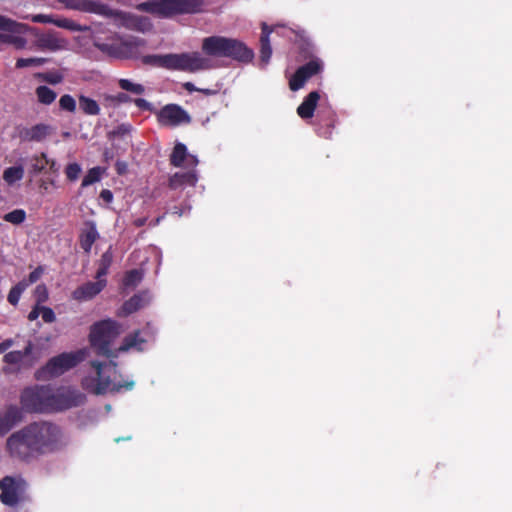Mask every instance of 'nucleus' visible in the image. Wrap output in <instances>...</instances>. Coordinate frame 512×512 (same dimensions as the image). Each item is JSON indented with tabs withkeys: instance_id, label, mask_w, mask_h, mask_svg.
Here are the masks:
<instances>
[{
	"instance_id": "10",
	"label": "nucleus",
	"mask_w": 512,
	"mask_h": 512,
	"mask_svg": "<svg viewBox=\"0 0 512 512\" xmlns=\"http://www.w3.org/2000/svg\"><path fill=\"white\" fill-rule=\"evenodd\" d=\"M213 67L212 61L199 52L173 54L172 69L174 70L195 72L212 69Z\"/></svg>"
},
{
	"instance_id": "47",
	"label": "nucleus",
	"mask_w": 512,
	"mask_h": 512,
	"mask_svg": "<svg viewBox=\"0 0 512 512\" xmlns=\"http://www.w3.org/2000/svg\"><path fill=\"white\" fill-rule=\"evenodd\" d=\"M35 293L37 295L38 304L46 301V299L48 298L47 289L44 285H38L35 289Z\"/></svg>"
},
{
	"instance_id": "23",
	"label": "nucleus",
	"mask_w": 512,
	"mask_h": 512,
	"mask_svg": "<svg viewBox=\"0 0 512 512\" xmlns=\"http://www.w3.org/2000/svg\"><path fill=\"white\" fill-rule=\"evenodd\" d=\"M269 34H270V31L268 30L267 25L263 24V31H262V35L260 38V44H261L260 60L264 65L268 64V62L271 58V55H272V49H271V45H270V41H269Z\"/></svg>"
},
{
	"instance_id": "33",
	"label": "nucleus",
	"mask_w": 512,
	"mask_h": 512,
	"mask_svg": "<svg viewBox=\"0 0 512 512\" xmlns=\"http://www.w3.org/2000/svg\"><path fill=\"white\" fill-rule=\"evenodd\" d=\"M28 287V283L25 281H21L11 288L8 294V302L12 305H17L20 299L22 292Z\"/></svg>"
},
{
	"instance_id": "15",
	"label": "nucleus",
	"mask_w": 512,
	"mask_h": 512,
	"mask_svg": "<svg viewBox=\"0 0 512 512\" xmlns=\"http://www.w3.org/2000/svg\"><path fill=\"white\" fill-rule=\"evenodd\" d=\"M55 129L48 124L39 123L32 127L20 129L19 138L26 142H41L54 133Z\"/></svg>"
},
{
	"instance_id": "8",
	"label": "nucleus",
	"mask_w": 512,
	"mask_h": 512,
	"mask_svg": "<svg viewBox=\"0 0 512 512\" xmlns=\"http://www.w3.org/2000/svg\"><path fill=\"white\" fill-rule=\"evenodd\" d=\"M146 44L144 39L129 37L122 39L119 44L96 43L95 46L102 52L120 59L138 58L139 49Z\"/></svg>"
},
{
	"instance_id": "41",
	"label": "nucleus",
	"mask_w": 512,
	"mask_h": 512,
	"mask_svg": "<svg viewBox=\"0 0 512 512\" xmlns=\"http://www.w3.org/2000/svg\"><path fill=\"white\" fill-rule=\"evenodd\" d=\"M45 58H19L16 62L17 68H25L30 66H41L46 63Z\"/></svg>"
},
{
	"instance_id": "3",
	"label": "nucleus",
	"mask_w": 512,
	"mask_h": 512,
	"mask_svg": "<svg viewBox=\"0 0 512 512\" xmlns=\"http://www.w3.org/2000/svg\"><path fill=\"white\" fill-rule=\"evenodd\" d=\"M92 373L82 380V387L96 395L107 392H119L122 388L130 390L134 387V381H127L124 384L116 383L117 364L110 360L108 362H91Z\"/></svg>"
},
{
	"instance_id": "37",
	"label": "nucleus",
	"mask_w": 512,
	"mask_h": 512,
	"mask_svg": "<svg viewBox=\"0 0 512 512\" xmlns=\"http://www.w3.org/2000/svg\"><path fill=\"white\" fill-rule=\"evenodd\" d=\"M25 218H26V213L22 209L13 210L12 212L5 214V216H4L5 221L10 222L15 225H18V224H21L22 222H24Z\"/></svg>"
},
{
	"instance_id": "36",
	"label": "nucleus",
	"mask_w": 512,
	"mask_h": 512,
	"mask_svg": "<svg viewBox=\"0 0 512 512\" xmlns=\"http://www.w3.org/2000/svg\"><path fill=\"white\" fill-rule=\"evenodd\" d=\"M142 299L140 296H133L123 304L122 311L125 315L137 311L142 306Z\"/></svg>"
},
{
	"instance_id": "57",
	"label": "nucleus",
	"mask_w": 512,
	"mask_h": 512,
	"mask_svg": "<svg viewBox=\"0 0 512 512\" xmlns=\"http://www.w3.org/2000/svg\"><path fill=\"white\" fill-rule=\"evenodd\" d=\"M184 88H185L187 91H189V92H193V91H198V90H199V89H198V88H196V87L194 86V84H193V83H191V82H186V83L184 84Z\"/></svg>"
},
{
	"instance_id": "26",
	"label": "nucleus",
	"mask_w": 512,
	"mask_h": 512,
	"mask_svg": "<svg viewBox=\"0 0 512 512\" xmlns=\"http://www.w3.org/2000/svg\"><path fill=\"white\" fill-rule=\"evenodd\" d=\"M33 344L28 342L24 350L22 351H11L7 353L3 360L8 364H18L21 363L25 357L29 356L32 352Z\"/></svg>"
},
{
	"instance_id": "16",
	"label": "nucleus",
	"mask_w": 512,
	"mask_h": 512,
	"mask_svg": "<svg viewBox=\"0 0 512 512\" xmlns=\"http://www.w3.org/2000/svg\"><path fill=\"white\" fill-rule=\"evenodd\" d=\"M67 8L107 15L109 8L93 0H60Z\"/></svg>"
},
{
	"instance_id": "25",
	"label": "nucleus",
	"mask_w": 512,
	"mask_h": 512,
	"mask_svg": "<svg viewBox=\"0 0 512 512\" xmlns=\"http://www.w3.org/2000/svg\"><path fill=\"white\" fill-rule=\"evenodd\" d=\"M78 100L79 107L84 114L90 116H96L100 114V106L94 99L85 95H80Z\"/></svg>"
},
{
	"instance_id": "60",
	"label": "nucleus",
	"mask_w": 512,
	"mask_h": 512,
	"mask_svg": "<svg viewBox=\"0 0 512 512\" xmlns=\"http://www.w3.org/2000/svg\"><path fill=\"white\" fill-rule=\"evenodd\" d=\"M198 91H201V92H203V93H205V94H210V91H209V90H201V89H199Z\"/></svg>"
},
{
	"instance_id": "18",
	"label": "nucleus",
	"mask_w": 512,
	"mask_h": 512,
	"mask_svg": "<svg viewBox=\"0 0 512 512\" xmlns=\"http://www.w3.org/2000/svg\"><path fill=\"white\" fill-rule=\"evenodd\" d=\"M36 45L40 49L57 51L66 47V41L57 37L55 33L41 34L36 39Z\"/></svg>"
},
{
	"instance_id": "9",
	"label": "nucleus",
	"mask_w": 512,
	"mask_h": 512,
	"mask_svg": "<svg viewBox=\"0 0 512 512\" xmlns=\"http://www.w3.org/2000/svg\"><path fill=\"white\" fill-rule=\"evenodd\" d=\"M52 411L64 410L84 403L85 396L71 387H61L57 390L51 388L50 395Z\"/></svg>"
},
{
	"instance_id": "51",
	"label": "nucleus",
	"mask_w": 512,
	"mask_h": 512,
	"mask_svg": "<svg viewBox=\"0 0 512 512\" xmlns=\"http://www.w3.org/2000/svg\"><path fill=\"white\" fill-rule=\"evenodd\" d=\"M135 104L142 109L151 110V104L145 99L138 98L135 100Z\"/></svg>"
},
{
	"instance_id": "19",
	"label": "nucleus",
	"mask_w": 512,
	"mask_h": 512,
	"mask_svg": "<svg viewBox=\"0 0 512 512\" xmlns=\"http://www.w3.org/2000/svg\"><path fill=\"white\" fill-rule=\"evenodd\" d=\"M35 23H50L58 27L69 29L72 31L79 30L78 26L71 20L66 18H54L52 15L37 14L32 17Z\"/></svg>"
},
{
	"instance_id": "38",
	"label": "nucleus",
	"mask_w": 512,
	"mask_h": 512,
	"mask_svg": "<svg viewBox=\"0 0 512 512\" xmlns=\"http://www.w3.org/2000/svg\"><path fill=\"white\" fill-rule=\"evenodd\" d=\"M101 171L99 167H94L88 171L82 180V187H87L100 180Z\"/></svg>"
},
{
	"instance_id": "42",
	"label": "nucleus",
	"mask_w": 512,
	"mask_h": 512,
	"mask_svg": "<svg viewBox=\"0 0 512 512\" xmlns=\"http://www.w3.org/2000/svg\"><path fill=\"white\" fill-rule=\"evenodd\" d=\"M81 171H82V169L79 164L70 163L67 165V167L65 169V174L70 181H75L78 179Z\"/></svg>"
},
{
	"instance_id": "22",
	"label": "nucleus",
	"mask_w": 512,
	"mask_h": 512,
	"mask_svg": "<svg viewBox=\"0 0 512 512\" xmlns=\"http://www.w3.org/2000/svg\"><path fill=\"white\" fill-rule=\"evenodd\" d=\"M141 61L144 65L164 67L172 69L173 66V54L166 55H146L141 57Z\"/></svg>"
},
{
	"instance_id": "29",
	"label": "nucleus",
	"mask_w": 512,
	"mask_h": 512,
	"mask_svg": "<svg viewBox=\"0 0 512 512\" xmlns=\"http://www.w3.org/2000/svg\"><path fill=\"white\" fill-rule=\"evenodd\" d=\"M23 176L24 168L22 166L8 167L3 172V179L9 185H12L16 181L21 180Z\"/></svg>"
},
{
	"instance_id": "2",
	"label": "nucleus",
	"mask_w": 512,
	"mask_h": 512,
	"mask_svg": "<svg viewBox=\"0 0 512 512\" xmlns=\"http://www.w3.org/2000/svg\"><path fill=\"white\" fill-rule=\"evenodd\" d=\"M123 332L119 323L107 319L94 324L90 332V341L92 347L98 355L107 358H116L120 352H127L132 348L142 350L141 344L145 339L139 337V331L126 336L118 349H111V344Z\"/></svg>"
},
{
	"instance_id": "17",
	"label": "nucleus",
	"mask_w": 512,
	"mask_h": 512,
	"mask_svg": "<svg viewBox=\"0 0 512 512\" xmlns=\"http://www.w3.org/2000/svg\"><path fill=\"white\" fill-rule=\"evenodd\" d=\"M105 286V279H98L96 282H87L75 289L72 293V297L78 301H87L99 294Z\"/></svg>"
},
{
	"instance_id": "32",
	"label": "nucleus",
	"mask_w": 512,
	"mask_h": 512,
	"mask_svg": "<svg viewBox=\"0 0 512 512\" xmlns=\"http://www.w3.org/2000/svg\"><path fill=\"white\" fill-rule=\"evenodd\" d=\"M186 154V146L182 143L176 144L170 156L171 164L177 167L181 166L182 162L186 158Z\"/></svg>"
},
{
	"instance_id": "30",
	"label": "nucleus",
	"mask_w": 512,
	"mask_h": 512,
	"mask_svg": "<svg viewBox=\"0 0 512 512\" xmlns=\"http://www.w3.org/2000/svg\"><path fill=\"white\" fill-rule=\"evenodd\" d=\"M30 173L35 175L41 173L49 163V159L45 153L40 156H33L30 160Z\"/></svg>"
},
{
	"instance_id": "43",
	"label": "nucleus",
	"mask_w": 512,
	"mask_h": 512,
	"mask_svg": "<svg viewBox=\"0 0 512 512\" xmlns=\"http://www.w3.org/2000/svg\"><path fill=\"white\" fill-rule=\"evenodd\" d=\"M131 131H132V126L130 124L123 123V124L117 126L113 131H111L109 133V136L114 137V138H116V137L122 138L125 135L130 134Z\"/></svg>"
},
{
	"instance_id": "5",
	"label": "nucleus",
	"mask_w": 512,
	"mask_h": 512,
	"mask_svg": "<svg viewBox=\"0 0 512 512\" xmlns=\"http://www.w3.org/2000/svg\"><path fill=\"white\" fill-rule=\"evenodd\" d=\"M203 0H155L140 3L137 8L161 17L196 13L201 10Z\"/></svg>"
},
{
	"instance_id": "39",
	"label": "nucleus",
	"mask_w": 512,
	"mask_h": 512,
	"mask_svg": "<svg viewBox=\"0 0 512 512\" xmlns=\"http://www.w3.org/2000/svg\"><path fill=\"white\" fill-rule=\"evenodd\" d=\"M36 77L53 85L59 84L63 81V76L55 72L38 73Z\"/></svg>"
},
{
	"instance_id": "13",
	"label": "nucleus",
	"mask_w": 512,
	"mask_h": 512,
	"mask_svg": "<svg viewBox=\"0 0 512 512\" xmlns=\"http://www.w3.org/2000/svg\"><path fill=\"white\" fill-rule=\"evenodd\" d=\"M0 488L1 501L6 505L14 506L19 502L25 491V482L20 478L6 476L0 481Z\"/></svg>"
},
{
	"instance_id": "48",
	"label": "nucleus",
	"mask_w": 512,
	"mask_h": 512,
	"mask_svg": "<svg viewBox=\"0 0 512 512\" xmlns=\"http://www.w3.org/2000/svg\"><path fill=\"white\" fill-rule=\"evenodd\" d=\"M103 105L105 107H116L118 106L116 102V98L114 95H104L103 96Z\"/></svg>"
},
{
	"instance_id": "28",
	"label": "nucleus",
	"mask_w": 512,
	"mask_h": 512,
	"mask_svg": "<svg viewBox=\"0 0 512 512\" xmlns=\"http://www.w3.org/2000/svg\"><path fill=\"white\" fill-rule=\"evenodd\" d=\"M113 262V253L111 247L102 254L101 259L99 260V267L96 273L97 279H103V277L108 273V269Z\"/></svg>"
},
{
	"instance_id": "55",
	"label": "nucleus",
	"mask_w": 512,
	"mask_h": 512,
	"mask_svg": "<svg viewBox=\"0 0 512 512\" xmlns=\"http://www.w3.org/2000/svg\"><path fill=\"white\" fill-rule=\"evenodd\" d=\"M100 196L106 202H110L113 198L111 191L107 189L102 190Z\"/></svg>"
},
{
	"instance_id": "11",
	"label": "nucleus",
	"mask_w": 512,
	"mask_h": 512,
	"mask_svg": "<svg viewBox=\"0 0 512 512\" xmlns=\"http://www.w3.org/2000/svg\"><path fill=\"white\" fill-rule=\"evenodd\" d=\"M0 30L3 32L12 33L9 34L0 32V44H10L17 49H22L26 46V39L19 35H13L25 33L28 30V27L26 25L16 23L10 20L9 18L0 15Z\"/></svg>"
},
{
	"instance_id": "58",
	"label": "nucleus",
	"mask_w": 512,
	"mask_h": 512,
	"mask_svg": "<svg viewBox=\"0 0 512 512\" xmlns=\"http://www.w3.org/2000/svg\"><path fill=\"white\" fill-rule=\"evenodd\" d=\"M117 168H118V172L119 173H123L125 168H126V165L125 164H121V163H118L117 164Z\"/></svg>"
},
{
	"instance_id": "45",
	"label": "nucleus",
	"mask_w": 512,
	"mask_h": 512,
	"mask_svg": "<svg viewBox=\"0 0 512 512\" xmlns=\"http://www.w3.org/2000/svg\"><path fill=\"white\" fill-rule=\"evenodd\" d=\"M134 22V28L141 32H146L151 29V23L145 17H136L134 18Z\"/></svg>"
},
{
	"instance_id": "24",
	"label": "nucleus",
	"mask_w": 512,
	"mask_h": 512,
	"mask_svg": "<svg viewBox=\"0 0 512 512\" xmlns=\"http://www.w3.org/2000/svg\"><path fill=\"white\" fill-rule=\"evenodd\" d=\"M196 175L194 172H183V173H175L169 180L170 187L173 189H177L178 187L189 184L194 185L196 183Z\"/></svg>"
},
{
	"instance_id": "14",
	"label": "nucleus",
	"mask_w": 512,
	"mask_h": 512,
	"mask_svg": "<svg viewBox=\"0 0 512 512\" xmlns=\"http://www.w3.org/2000/svg\"><path fill=\"white\" fill-rule=\"evenodd\" d=\"M318 70L319 64L316 61H310L309 63L299 67L289 78V88L292 91L299 90L304 86L308 79L318 73Z\"/></svg>"
},
{
	"instance_id": "53",
	"label": "nucleus",
	"mask_w": 512,
	"mask_h": 512,
	"mask_svg": "<svg viewBox=\"0 0 512 512\" xmlns=\"http://www.w3.org/2000/svg\"><path fill=\"white\" fill-rule=\"evenodd\" d=\"M40 315V306L39 305H36L32 311L28 314V319L30 321H34L38 318V316Z\"/></svg>"
},
{
	"instance_id": "21",
	"label": "nucleus",
	"mask_w": 512,
	"mask_h": 512,
	"mask_svg": "<svg viewBox=\"0 0 512 512\" xmlns=\"http://www.w3.org/2000/svg\"><path fill=\"white\" fill-rule=\"evenodd\" d=\"M319 99V94L317 91L311 92L303 101V103L298 107L297 113L298 115L303 118H310L313 115V112L315 110L317 101Z\"/></svg>"
},
{
	"instance_id": "20",
	"label": "nucleus",
	"mask_w": 512,
	"mask_h": 512,
	"mask_svg": "<svg viewBox=\"0 0 512 512\" xmlns=\"http://www.w3.org/2000/svg\"><path fill=\"white\" fill-rule=\"evenodd\" d=\"M99 234L96 226L93 222H86L85 229L82 231L80 236V246L86 252L91 251L92 245L98 239Z\"/></svg>"
},
{
	"instance_id": "52",
	"label": "nucleus",
	"mask_w": 512,
	"mask_h": 512,
	"mask_svg": "<svg viewBox=\"0 0 512 512\" xmlns=\"http://www.w3.org/2000/svg\"><path fill=\"white\" fill-rule=\"evenodd\" d=\"M14 344L12 339H6L5 341L0 343V354L4 353Z\"/></svg>"
},
{
	"instance_id": "34",
	"label": "nucleus",
	"mask_w": 512,
	"mask_h": 512,
	"mask_svg": "<svg viewBox=\"0 0 512 512\" xmlns=\"http://www.w3.org/2000/svg\"><path fill=\"white\" fill-rule=\"evenodd\" d=\"M118 83H119V86L121 89L131 92L136 95L143 94L145 91L143 85L133 83L128 79H120Z\"/></svg>"
},
{
	"instance_id": "56",
	"label": "nucleus",
	"mask_w": 512,
	"mask_h": 512,
	"mask_svg": "<svg viewBox=\"0 0 512 512\" xmlns=\"http://www.w3.org/2000/svg\"><path fill=\"white\" fill-rule=\"evenodd\" d=\"M48 165L51 172L57 173L59 171V166L56 164L55 160L49 159Z\"/></svg>"
},
{
	"instance_id": "35",
	"label": "nucleus",
	"mask_w": 512,
	"mask_h": 512,
	"mask_svg": "<svg viewBox=\"0 0 512 512\" xmlns=\"http://www.w3.org/2000/svg\"><path fill=\"white\" fill-rule=\"evenodd\" d=\"M142 277L143 274L141 271L133 269L127 272L123 283L126 287H135L141 282Z\"/></svg>"
},
{
	"instance_id": "61",
	"label": "nucleus",
	"mask_w": 512,
	"mask_h": 512,
	"mask_svg": "<svg viewBox=\"0 0 512 512\" xmlns=\"http://www.w3.org/2000/svg\"><path fill=\"white\" fill-rule=\"evenodd\" d=\"M63 135H64V137H69L70 133L69 132H65Z\"/></svg>"
},
{
	"instance_id": "40",
	"label": "nucleus",
	"mask_w": 512,
	"mask_h": 512,
	"mask_svg": "<svg viewBox=\"0 0 512 512\" xmlns=\"http://www.w3.org/2000/svg\"><path fill=\"white\" fill-rule=\"evenodd\" d=\"M59 106L62 110L74 113L76 111V101L68 94L61 96L59 100Z\"/></svg>"
},
{
	"instance_id": "27",
	"label": "nucleus",
	"mask_w": 512,
	"mask_h": 512,
	"mask_svg": "<svg viewBox=\"0 0 512 512\" xmlns=\"http://www.w3.org/2000/svg\"><path fill=\"white\" fill-rule=\"evenodd\" d=\"M35 94L38 102L44 105L52 104L57 97L56 92L45 85L38 86L35 89Z\"/></svg>"
},
{
	"instance_id": "54",
	"label": "nucleus",
	"mask_w": 512,
	"mask_h": 512,
	"mask_svg": "<svg viewBox=\"0 0 512 512\" xmlns=\"http://www.w3.org/2000/svg\"><path fill=\"white\" fill-rule=\"evenodd\" d=\"M116 98V102L119 105L120 103L127 102L129 100V96L125 93H118L117 95H114Z\"/></svg>"
},
{
	"instance_id": "31",
	"label": "nucleus",
	"mask_w": 512,
	"mask_h": 512,
	"mask_svg": "<svg viewBox=\"0 0 512 512\" xmlns=\"http://www.w3.org/2000/svg\"><path fill=\"white\" fill-rule=\"evenodd\" d=\"M2 418L7 421V423L11 424L14 427L18 422L22 419V412L17 406H9L3 415H0Z\"/></svg>"
},
{
	"instance_id": "59",
	"label": "nucleus",
	"mask_w": 512,
	"mask_h": 512,
	"mask_svg": "<svg viewBox=\"0 0 512 512\" xmlns=\"http://www.w3.org/2000/svg\"><path fill=\"white\" fill-rule=\"evenodd\" d=\"M40 188L44 189V190H47L48 189V183L44 180H41L40 181V184H39Z\"/></svg>"
},
{
	"instance_id": "49",
	"label": "nucleus",
	"mask_w": 512,
	"mask_h": 512,
	"mask_svg": "<svg viewBox=\"0 0 512 512\" xmlns=\"http://www.w3.org/2000/svg\"><path fill=\"white\" fill-rule=\"evenodd\" d=\"M12 428L11 424L7 423V421L0 416V436L8 433Z\"/></svg>"
},
{
	"instance_id": "7",
	"label": "nucleus",
	"mask_w": 512,
	"mask_h": 512,
	"mask_svg": "<svg viewBox=\"0 0 512 512\" xmlns=\"http://www.w3.org/2000/svg\"><path fill=\"white\" fill-rule=\"evenodd\" d=\"M51 388L40 386L27 388L21 394L22 408L28 412H49L51 409Z\"/></svg>"
},
{
	"instance_id": "1",
	"label": "nucleus",
	"mask_w": 512,
	"mask_h": 512,
	"mask_svg": "<svg viewBox=\"0 0 512 512\" xmlns=\"http://www.w3.org/2000/svg\"><path fill=\"white\" fill-rule=\"evenodd\" d=\"M60 429L50 422H34L12 434L7 440L10 454L26 459L32 453H48L55 450L60 442Z\"/></svg>"
},
{
	"instance_id": "4",
	"label": "nucleus",
	"mask_w": 512,
	"mask_h": 512,
	"mask_svg": "<svg viewBox=\"0 0 512 512\" xmlns=\"http://www.w3.org/2000/svg\"><path fill=\"white\" fill-rule=\"evenodd\" d=\"M202 50L212 57H227L239 62L248 63L254 53L243 42L222 36L206 37L202 41Z\"/></svg>"
},
{
	"instance_id": "46",
	"label": "nucleus",
	"mask_w": 512,
	"mask_h": 512,
	"mask_svg": "<svg viewBox=\"0 0 512 512\" xmlns=\"http://www.w3.org/2000/svg\"><path fill=\"white\" fill-rule=\"evenodd\" d=\"M40 314L42 316L43 321L46 323H52L56 319L55 313L49 307L40 306Z\"/></svg>"
},
{
	"instance_id": "6",
	"label": "nucleus",
	"mask_w": 512,
	"mask_h": 512,
	"mask_svg": "<svg viewBox=\"0 0 512 512\" xmlns=\"http://www.w3.org/2000/svg\"><path fill=\"white\" fill-rule=\"evenodd\" d=\"M85 358V352L79 350L77 352L62 353L58 356L51 358L48 363L41 370L37 372L39 379H49L58 377L75 367L78 363Z\"/></svg>"
},
{
	"instance_id": "44",
	"label": "nucleus",
	"mask_w": 512,
	"mask_h": 512,
	"mask_svg": "<svg viewBox=\"0 0 512 512\" xmlns=\"http://www.w3.org/2000/svg\"><path fill=\"white\" fill-rule=\"evenodd\" d=\"M322 119L325 118L327 127H333L335 123V114L330 107L322 104Z\"/></svg>"
},
{
	"instance_id": "62",
	"label": "nucleus",
	"mask_w": 512,
	"mask_h": 512,
	"mask_svg": "<svg viewBox=\"0 0 512 512\" xmlns=\"http://www.w3.org/2000/svg\"><path fill=\"white\" fill-rule=\"evenodd\" d=\"M325 134H327V135H326V138H329V137H330V135H331V133H330V132H326Z\"/></svg>"
},
{
	"instance_id": "12",
	"label": "nucleus",
	"mask_w": 512,
	"mask_h": 512,
	"mask_svg": "<svg viewBox=\"0 0 512 512\" xmlns=\"http://www.w3.org/2000/svg\"><path fill=\"white\" fill-rule=\"evenodd\" d=\"M158 122L163 126H179L189 124L191 116L177 104H167L156 112Z\"/></svg>"
},
{
	"instance_id": "50",
	"label": "nucleus",
	"mask_w": 512,
	"mask_h": 512,
	"mask_svg": "<svg viewBox=\"0 0 512 512\" xmlns=\"http://www.w3.org/2000/svg\"><path fill=\"white\" fill-rule=\"evenodd\" d=\"M42 274V269L40 267L36 268L34 271H32L30 274H29V282H28V285L29 284H32L34 282H36L40 276Z\"/></svg>"
}]
</instances>
